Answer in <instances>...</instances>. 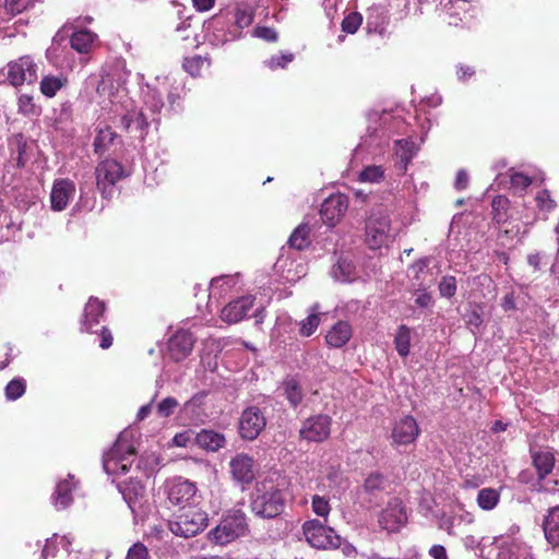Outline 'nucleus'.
<instances>
[{"instance_id": "1", "label": "nucleus", "mask_w": 559, "mask_h": 559, "mask_svg": "<svg viewBox=\"0 0 559 559\" xmlns=\"http://www.w3.org/2000/svg\"><path fill=\"white\" fill-rule=\"evenodd\" d=\"M251 510L257 516L263 519H272L283 512V493L272 480L257 484L251 497Z\"/></svg>"}, {"instance_id": "2", "label": "nucleus", "mask_w": 559, "mask_h": 559, "mask_svg": "<svg viewBox=\"0 0 559 559\" xmlns=\"http://www.w3.org/2000/svg\"><path fill=\"white\" fill-rule=\"evenodd\" d=\"M209 524L207 513L200 509H188L168 521L169 531L176 536L190 538L203 532Z\"/></svg>"}, {"instance_id": "3", "label": "nucleus", "mask_w": 559, "mask_h": 559, "mask_svg": "<svg viewBox=\"0 0 559 559\" xmlns=\"http://www.w3.org/2000/svg\"><path fill=\"white\" fill-rule=\"evenodd\" d=\"M117 488L135 519L147 514L150 507L146 488L141 480L130 478L119 483Z\"/></svg>"}, {"instance_id": "4", "label": "nucleus", "mask_w": 559, "mask_h": 559, "mask_svg": "<svg viewBox=\"0 0 559 559\" xmlns=\"http://www.w3.org/2000/svg\"><path fill=\"white\" fill-rule=\"evenodd\" d=\"M247 531L246 515L241 511H235L212 530L210 536L216 544L226 545L243 536Z\"/></svg>"}, {"instance_id": "5", "label": "nucleus", "mask_w": 559, "mask_h": 559, "mask_svg": "<svg viewBox=\"0 0 559 559\" xmlns=\"http://www.w3.org/2000/svg\"><path fill=\"white\" fill-rule=\"evenodd\" d=\"M302 533L306 540L314 548L336 549L342 543L341 536L334 530L318 520L306 521L302 525Z\"/></svg>"}, {"instance_id": "6", "label": "nucleus", "mask_w": 559, "mask_h": 559, "mask_svg": "<svg viewBox=\"0 0 559 559\" xmlns=\"http://www.w3.org/2000/svg\"><path fill=\"white\" fill-rule=\"evenodd\" d=\"M390 231V218L382 207L373 209L366 222V242L370 249L381 248L386 243Z\"/></svg>"}, {"instance_id": "7", "label": "nucleus", "mask_w": 559, "mask_h": 559, "mask_svg": "<svg viewBox=\"0 0 559 559\" xmlns=\"http://www.w3.org/2000/svg\"><path fill=\"white\" fill-rule=\"evenodd\" d=\"M95 174L97 188L105 198L112 195L115 185L124 177L122 165L115 159L100 162Z\"/></svg>"}, {"instance_id": "8", "label": "nucleus", "mask_w": 559, "mask_h": 559, "mask_svg": "<svg viewBox=\"0 0 559 559\" xmlns=\"http://www.w3.org/2000/svg\"><path fill=\"white\" fill-rule=\"evenodd\" d=\"M332 418L318 414L305 419L299 429V437L307 442H323L331 433Z\"/></svg>"}, {"instance_id": "9", "label": "nucleus", "mask_w": 559, "mask_h": 559, "mask_svg": "<svg viewBox=\"0 0 559 559\" xmlns=\"http://www.w3.org/2000/svg\"><path fill=\"white\" fill-rule=\"evenodd\" d=\"M7 78L13 86L31 84L37 80V64L29 56L20 57L8 63Z\"/></svg>"}, {"instance_id": "10", "label": "nucleus", "mask_w": 559, "mask_h": 559, "mask_svg": "<svg viewBox=\"0 0 559 559\" xmlns=\"http://www.w3.org/2000/svg\"><path fill=\"white\" fill-rule=\"evenodd\" d=\"M419 426L411 415H405L395 420L391 429V445L394 448L406 447L415 442L419 436Z\"/></svg>"}, {"instance_id": "11", "label": "nucleus", "mask_w": 559, "mask_h": 559, "mask_svg": "<svg viewBox=\"0 0 559 559\" xmlns=\"http://www.w3.org/2000/svg\"><path fill=\"white\" fill-rule=\"evenodd\" d=\"M266 426L262 411L257 406L247 407L239 419V432L242 439L254 440Z\"/></svg>"}, {"instance_id": "12", "label": "nucleus", "mask_w": 559, "mask_h": 559, "mask_svg": "<svg viewBox=\"0 0 559 559\" xmlns=\"http://www.w3.org/2000/svg\"><path fill=\"white\" fill-rule=\"evenodd\" d=\"M134 450L131 445L126 444L122 437H119L112 448L104 455L103 466L106 473L114 474L118 472V468L122 473L128 472L127 464L123 463L126 455H132Z\"/></svg>"}, {"instance_id": "13", "label": "nucleus", "mask_w": 559, "mask_h": 559, "mask_svg": "<svg viewBox=\"0 0 559 559\" xmlns=\"http://www.w3.org/2000/svg\"><path fill=\"white\" fill-rule=\"evenodd\" d=\"M407 521L403 503L399 498H392L379 516V525L388 532H396Z\"/></svg>"}, {"instance_id": "14", "label": "nucleus", "mask_w": 559, "mask_h": 559, "mask_svg": "<svg viewBox=\"0 0 559 559\" xmlns=\"http://www.w3.org/2000/svg\"><path fill=\"white\" fill-rule=\"evenodd\" d=\"M348 209V198L345 194H332L321 205L320 215L329 226H335Z\"/></svg>"}, {"instance_id": "15", "label": "nucleus", "mask_w": 559, "mask_h": 559, "mask_svg": "<svg viewBox=\"0 0 559 559\" xmlns=\"http://www.w3.org/2000/svg\"><path fill=\"white\" fill-rule=\"evenodd\" d=\"M197 493L194 483L181 477L174 478L167 484L168 500L174 506L189 504Z\"/></svg>"}, {"instance_id": "16", "label": "nucleus", "mask_w": 559, "mask_h": 559, "mask_svg": "<svg viewBox=\"0 0 559 559\" xmlns=\"http://www.w3.org/2000/svg\"><path fill=\"white\" fill-rule=\"evenodd\" d=\"M75 191V183L72 180L68 178L55 180L50 192L51 209L57 212L63 211L73 199Z\"/></svg>"}, {"instance_id": "17", "label": "nucleus", "mask_w": 559, "mask_h": 559, "mask_svg": "<svg viewBox=\"0 0 559 559\" xmlns=\"http://www.w3.org/2000/svg\"><path fill=\"white\" fill-rule=\"evenodd\" d=\"M253 304L254 297L250 295L233 300L222 309L221 319L228 324L238 323L246 318Z\"/></svg>"}, {"instance_id": "18", "label": "nucleus", "mask_w": 559, "mask_h": 559, "mask_svg": "<svg viewBox=\"0 0 559 559\" xmlns=\"http://www.w3.org/2000/svg\"><path fill=\"white\" fill-rule=\"evenodd\" d=\"M230 473L235 481L246 485L254 479L253 459L248 454H237L229 463Z\"/></svg>"}, {"instance_id": "19", "label": "nucleus", "mask_w": 559, "mask_h": 559, "mask_svg": "<svg viewBox=\"0 0 559 559\" xmlns=\"http://www.w3.org/2000/svg\"><path fill=\"white\" fill-rule=\"evenodd\" d=\"M194 345L193 335L188 331H178L168 342L170 357L175 361L183 360Z\"/></svg>"}, {"instance_id": "20", "label": "nucleus", "mask_w": 559, "mask_h": 559, "mask_svg": "<svg viewBox=\"0 0 559 559\" xmlns=\"http://www.w3.org/2000/svg\"><path fill=\"white\" fill-rule=\"evenodd\" d=\"M366 29L368 33H378L382 35L389 23V12L382 5H372L366 13Z\"/></svg>"}, {"instance_id": "21", "label": "nucleus", "mask_w": 559, "mask_h": 559, "mask_svg": "<svg viewBox=\"0 0 559 559\" xmlns=\"http://www.w3.org/2000/svg\"><path fill=\"white\" fill-rule=\"evenodd\" d=\"M543 528L547 542L554 547L559 546V506L548 509Z\"/></svg>"}, {"instance_id": "22", "label": "nucleus", "mask_w": 559, "mask_h": 559, "mask_svg": "<svg viewBox=\"0 0 559 559\" xmlns=\"http://www.w3.org/2000/svg\"><path fill=\"white\" fill-rule=\"evenodd\" d=\"M352 336V328L347 322L340 321L334 324L325 336L329 346L340 348L344 346Z\"/></svg>"}, {"instance_id": "23", "label": "nucleus", "mask_w": 559, "mask_h": 559, "mask_svg": "<svg viewBox=\"0 0 559 559\" xmlns=\"http://www.w3.org/2000/svg\"><path fill=\"white\" fill-rule=\"evenodd\" d=\"M194 440L202 449L213 452L222 449L226 443L224 435L206 429L197 433Z\"/></svg>"}, {"instance_id": "24", "label": "nucleus", "mask_w": 559, "mask_h": 559, "mask_svg": "<svg viewBox=\"0 0 559 559\" xmlns=\"http://www.w3.org/2000/svg\"><path fill=\"white\" fill-rule=\"evenodd\" d=\"M105 305L97 298H90L84 310L83 330L95 332L93 326L98 323V318L103 316Z\"/></svg>"}, {"instance_id": "25", "label": "nucleus", "mask_w": 559, "mask_h": 559, "mask_svg": "<svg viewBox=\"0 0 559 559\" xmlns=\"http://www.w3.org/2000/svg\"><path fill=\"white\" fill-rule=\"evenodd\" d=\"M497 559H532L530 549L515 542H504L499 547Z\"/></svg>"}, {"instance_id": "26", "label": "nucleus", "mask_w": 559, "mask_h": 559, "mask_svg": "<svg viewBox=\"0 0 559 559\" xmlns=\"http://www.w3.org/2000/svg\"><path fill=\"white\" fill-rule=\"evenodd\" d=\"M96 34L87 29L76 31L72 34L71 47L80 53H87L94 46Z\"/></svg>"}, {"instance_id": "27", "label": "nucleus", "mask_w": 559, "mask_h": 559, "mask_svg": "<svg viewBox=\"0 0 559 559\" xmlns=\"http://www.w3.org/2000/svg\"><path fill=\"white\" fill-rule=\"evenodd\" d=\"M533 464L537 469L538 479H545V477L550 474L554 468V454L549 451L536 452L533 454Z\"/></svg>"}, {"instance_id": "28", "label": "nucleus", "mask_w": 559, "mask_h": 559, "mask_svg": "<svg viewBox=\"0 0 559 559\" xmlns=\"http://www.w3.org/2000/svg\"><path fill=\"white\" fill-rule=\"evenodd\" d=\"M68 83V80L63 75H45L40 81V92L46 97H53L57 93L63 88Z\"/></svg>"}, {"instance_id": "29", "label": "nucleus", "mask_w": 559, "mask_h": 559, "mask_svg": "<svg viewBox=\"0 0 559 559\" xmlns=\"http://www.w3.org/2000/svg\"><path fill=\"white\" fill-rule=\"evenodd\" d=\"M53 504L57 509H64L72 502V484L69 480L60 481L52 496Z\"/></svg>"}, {"instance_id": "30", "label": "nucleus", "mask_w": 559, "mask_h": 559, "mask_svg": "<svg viewBox=\"0 0 559 559\" xmlns=\"http://www.w3.org/2000/svg\"><path fill=\"white\" fill-rule=\"evenodd\" d=\"M500 500V492L493 488H483L477 495V504L481 510L490 511L497 507Z\"/></svg>"}, {"instance_id": "31", "label": "nucleus", "mask_w": 559, "mask_h": 559, "mask_svg": "<svg viewBox=\"0 0 559 559\" xmlns=\"http://www.w3.org/2000/svg\"><path fill=\"white\" fill-rule=\"evenodd\" d=\"M310 227L308 224L299 225L290 235L288 245L297 250H302L310 245Z\"/></svg>"}, {"instance_id": "32", "label": "nucleus", "mask_w": 559, "mask_h": 559, "mask_svg": "<svg viewBox=\"0 0 559 559\" xmlns=\"http://www.w3.org/2000/svg\"><path fill=\"white\" fill-rule=\"evenodd\" d=\"M282 389L284 391V395L286 396L292 406L296 407L301 403L304 397L302 390L295 379H286L282 383Z\"/></svg>"}, {"instance_id": "33", "label": "nucleus", "mask_w": 559, "mask_h": 559, "mask_svg": "<svg viewBox=\"0 0 559 559\" xmlns=\"http://www.w3.org/2000/svg\"><path fill=\"white\" fill-rule=\"evenodd\" d=\"M394 344L400 356L406 357L409 354L411 330L406 325H401L397 329Z\"/></svg>"}, {"instance_id": "34", "label": "nucleus", "mask_w": 559, "mask_h": 559, "mask_svg": "<svg viewBox=\"0 0 559 559\" xmlns=\"http://www.w3.org/2000/svg\"><path fill=\"white\" fill-rule=\"evenodd\" d=\"M417 147L414 142L402 139L395 142V152L405 165L414 157Z\"/></svg>"}, {"instance_id": "35", "label": "nucleus", "mask_w": 559, "mask_h": 559, "mask_svg": "<svg viewBox=\"0 0 559 559\" xmlns=\"http://www.w3.org/2000/svg\"><path fill=\"white\" fill-rule=\"evenodd\" d=\"M385 487V477L379 472L371 473L364 483V489L370 495L383 490Z\"/></svg>"}, {"instance_id": "36", "label": "nucleus", "mask_w": 559, "mask_h": 559, "mask_svg": "<svg viewBox=\"0 0 559 559\" xmlns=\"http://www.w3.org/2000/svg\"><path fill=\"white\" fill-rule=\"evenodd\" d=\"M509 206V200L503 195H497L493 198L491 202V207L493 212V219L498 223H504L507 221L506 211Z\"/></svg>"}, {"instance_id": "37", "label": "nucleus", "mask_w": 559, "mask_h": 559, "mask_svg": "<svg viewBox=\"0 0 559 559\" xmlns=\"http://www.w3.org/2000/svg\"><path fill=\"white\" fill-rule=\"evenodd\" d=\"M117 134L111 128L102 129L94 141L95 152H102L107 148L108 145L112 144Z\"/></svg>"}, {"instance_id": "38", "label": "nucleus", "mask_w": 559, "mask_h": 559, "mask_svg": "<svg viewBox=\"0 0 559 559\" xmlns=\"http://www.w3.org/2000/svg\"><path fill=\"white\" fill-rule=\"evenodd\" d=\"M26 389V383L24 379L16 378L11 380L5 386V397L9 401H15L20 399Z\"/></svg>"}, {"instance_id": "39", "label": "nucleus", "mask_w": 559, "mask_h": 559, "mask_svg": "<svg viewBox=\"0 0 559 559\" xmlns=\"http://www.w3.org/2000/svg\"><path fill=\"white\" fill-rule=\"evenodd\" d=\"M362 23V15L359 12H350L342 21V31L347 34H355Z\"/></svg>"}, {"instance_id": "40", "label": "nucleus", "mask_w": 559, "mask_h": 559, "mask_svg": "<svg viewBox=\"0 0 559 559\" xmlns=\"http://www.w3.org/2000/svg\"><path fill=\"white\" fill-rule=\"evenodd\" d=\"M19 112L24 116H37L39 114L38 107L35 105L32 96L23 94L17 100Z\"/></svg>"}, {"instance_id": "41", "label": "nucleus", "mask_w": 559, "mask_h": 559, "mask_svg": "<svg viewBox=\"0 0 559 559\" xmlns=\"http://www.w3.org/2000/svg\"><path fill=\"white\" fill-rule=\"evenodd\" d=\"M320 323V317L318 313H310L305 320L300 322V334L302 336H310L317 330Z\"/></svg>"}, {"instance_id": "42", "label": "nucleus", "mask_w": 559, "mask_h": 559, "mask_svg": "<svg viewBox=\"0 0 559 559\" xmlns=\"http://www.w3.org/2000/svg\"><path fill=\"white\" fill-rule=\"evenodd\" d=\"M178 405L179 403L175 397L168 396L157 404L156 413L162 418L169 417Z\"/></svg>"}, {"instance_id": "43", "label": "nucleus", "mask_w": 559, "mask_h": 559, "mask_svg": "<svg viewBox=\"0 0 559 559\" xmlns=\"http://www.w3.org/2000/svg\"><path fill=\"white\" fill-rule=\"evenodd\" d=\"M384 175V170L381 166H368L359 175V178L364 182H379Z\"/></svg>"}, {"instance_id": "44", "label": "nucleus", "mask_w": 559, "mask_h": 559, "mask_svg": "<svg viewBox=\"0 0 559 559\" xmlns=\"http://www.w3.org/2000/svg\"><path fill=\"white\" fill-rule=\"evenodd\" d=\"M439 292L442 297L451 298L456 293V280L454 276H443L439 283Z\"/></svg>"}, {"instance_id": "45", "label": "nucleus", "mask_w": 559, "mask_h": 559, "mask_svg": "<svg viewBox=\"0 0 559 559\" xmlns=\"http://www.w3.org/2000/svg\"><path fill=\"white\" fill-rule=\"evenodd\" d=\"M205 62L206 59L202 58L201 56H193L191 58L185 59L183 68L192 76H197L200 74V71Z\"/></svg>"}, {"instance_id": "46", "label": "nucleus", "mask_w": 559, "mask_h": 559, "mask_svg": "<svg viewBox=\"0 0 559 559\" xmlns=\"http://www.w3.org/2000/svg\"><path fill=\"white\" fill-rule=\"evenodd\" d=\"M147 127H148V123H147V120L144 117V115L140 111H134L133 122H132V128H133L132 133L140 139H144V135L146 133L145 130Z\"/></svg>"}, {"instance_id": "47", "label": "nucleus", "mask_w": 559, "mask_h": 559, "mask_svg": "<svg viewBox=\"0 0 559 559\" xmlns=\"http://www.w3.org/2000/svg\"><path fill=\"white\" fill-rule=\"evenodd\" d=\"M126 559H150L147 547L141 543H134L128 550Z\"/></svg>"}, {"instance_id": "48", "label": "nucleus", "mask_w": 559, "mask_h": 559, "mask_svg": "<svg viewBox=\"0 0 559 559\" xmlns=\"http://www.w3.org/2000/svg\"><path fill=\"white\" fill-rule=\"evenodd\" d=\"M311 506H312V511L319 515V516H328V514L330 513V504H329V501L324 498V497H320V496H313L312 497V502H311Z\"/></svg>"}, {"instance_id": "49", "label": "nucleus", "mask_w": 559, "mask_h": 559, "mask_svg": "<svg viewBox=\"0 0 559 559\" xmlns=\"http://www.w3.org/2000/svg\"><path fill=\"white\" fill-rule=\"evenodd\" d=\"M235 17H236V24L240 28L248 27L253 21L252 12L247 9H241V8H237Z\"/></svg>"}, {"instance_id": "50", "label": "nucleus", "mask_w": 559, "mask_h": 559, "mask_svg": "<svg viewBox=\"0 0 559 559\" xmlns=\"http://www.w3.org/2000/svg\"><path fill=\"white\" fill-rule=\"evenodd\" d=\"M32 2L33 0H5L4 5L11 14H19L23 12Z\"/></svg>"}, {"instance_id": "51", "label": "nucleus", "mask_w": 559, "mask_h": 559, "mask_svg": "<svg viewBox=\"0 0 559 559\" xmlns=\"http://www.w3.org/2000/svg\"><path fill=\"white\" fill-rule=\"evenodd\" d=\"M294 59L293 53H282L280 56H273L267 64L271 69L284 68L287 63L292 62Z\"/></svg>"}, {"instance_id": "52", "label": "nucleus", "mask_w": 559, "mask_h": 559, "mask_svg": "<svg viewBox=\"0 0 559 559\" xmlns=\"http://www.w3.org/2000/svg\"><path fill=\"white\" fill-rule=\"evenodd\" d=\"M536 202L538 207L545 211H551L556 206V203L551 200L548 191L539 192L536 197Z\"/></svg>"}, {"instance_id": "53", "label": "nucleus", "mask_w": 559, "mask_h": 559, "mask_svg": "<svg viewBox=\"0 0 559 559\" xmlns=\"http://www.w3.org/2000/svg\"><path fill=\"white\" fill-rule=\"evenodd\" d=\"M254 35L259 38H262L266 41H276L277 40V33L275 29L266 26H259L254 28Z\"/></svg>"}, {"instance_id": "54", "label": "nucleus", "mask_w": 559, "mask_h": 559, "mask_svg": "<svg viewBox=\"0 0 559 559\" xmlns=\"http://www.w3.org/2000/svg\"><path fill=\"white\" fill-rule=\"evenodd\" d=\"M510 181L513 187L520 188L522 190L526 189L532 183V179L522 173L512 174Z\"/></svg>"}, {"instance_id": "55", "label": "nucleus", "mask_w": 559, "mask_h": 559, "mask_svg": "<svg viewBox=\"0 0 559 559\" xmlns=\"http://www.w3.org/2000/svg\"><path fill=\"white\" fill-rule=\"evenodd\" d=\"M192 441V432L191 431H182L173 438V443L177 447H188Z\"/></svg>"}, {"instance_id": "56", "label": "nucleus", "mask_w": 559, "mask_h": 559, "mask_svg": "<svg viewBox=\"0 0 559 559\" xmlns=\"http://www.w3.org/2000/svg\"><path fill=\"white\" fill-rule=\"evenodd\" d=\"M429 556L433 559H449L447 549L442 545H433L428 551Z\"/></svg>"}, {"instance_id": "57", "label": "nucleus", "mask_w": 559, "mask_h": 559, "mask_svg": "<svg viewBox=\"0 0 559 559\" xmlns=\"http://www.w3.org/2000/svg\"><path fill=\"white\" fill-rule=\"evenodd\" d=\"M467 183H468V175L465 170L461 169L457 171L456 174V178H455V188L457 190H463L467 187Z\"/></svg>"}, {"instance_id": "58", "label": "nucleus", "mask_w": 559, "mask_h": 559, "mask_svg": "<svg viewBox=\"0 0 559 559\" xmlns=\"http://www.w3.org/2000/svg\"><path fill=\"white\" fill-rule=\"evenodd\" d=\"M100 335H102V340H100L99 346L103 349L109 348L112 345V335H111L110 331L107 328L103 326L102 331H100Z\"/></svg>"}, {"instance_id": "59", "label": "nucleus", "mask_w": 559, "mask_h": 559, "mask_svg": "<svg viewBox=\"0 0 559 559\" xmlns=\"http://www.w3.org/2000/svg\"><path fill=\"white\" fill-rule=\"evenodd\" d=\"M133 115H134V110L128 111L126 115H123L120 118L121 127L128 132H133V128H132Z\"/></svg>"}, {"instance_id": "60", "label": "nucleus", "mask_w": 559, "mask_h": 559, "mask_svg": "<svg viewBox=\"0 0 559 559\" xmlns=\"http://www.w3.org/2000/svg\"><path fill=\"white\" fill-rule=\"evenodd\" d=\"M192 2L198 11L203 12L210 10L214 5L215 0H192Z\"/></svg>"}, {"instance_id": "61", "label": "nucleus", "mask_w": 559, "mask_h": 559, "mask_svg": "<svg viewBox=\"0 0 559 559\" xmlns=\"http://www.w3.org/2000/svg\"><path fill=\"white\" fill-rule=\"evenodd\" d=\"M501 307H502L506 311H509V310H513V309H515V300H514V295H513V293L507 294V295L503 297L502 302H501Z\"/></svg>"}, {"instance_id": "62", "label": "nucleus", "mask_w": 559, "mask_h": 559, "mask_svg": "<svg viewBox=\"0 0 559 559\" xmlns=\"http://www.w3.org/2000/svg\"><path fill=\"white\" fill-rule=\"evenodd\" d=\"M430 302L431 296L428 293H421L415 299V304L420 308H427Z\"/></svg>"}, {"instance_id": "63", "label": "nucleus", "mask_w": 559, "mask_h": 559, "mask_svg": "<svg viewBox=\"0 0 559 559\" xmlns=\"http://www.w3.org/2000/svg\"><path fill=\"white\" fill-rule=\"evenodd\" d=\"M152 412V402L146 404V405H143L139 412H138V415H136V419L138 420H143L145 419Z\"/></svg>"}, {"instance_id": "64", "label": "nucleus", "mask_w": 559, "mask_h": 559, "mask_svg": "<svg viewBox=\"0 0 559 559\" xmlns=\"http://www.w3.org/2000/svg\"><path fill=\"white\" fill-rule=\"evenodd\" d=\"M527 263L534 269L539 270L540 257L539 253H532L527 257Z\"/></svg>"}]
</instances>
